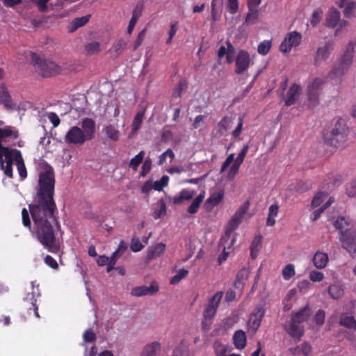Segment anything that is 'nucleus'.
Returning <instances> with one entry per match:
<instances>
[{
	"label": "nucleus",
	"instance_id": "1",
	"mask_svg": "<svg viewBox=\"0 0 356 356\" xmlns=\"http://www.w3.org/2000/svg\"><path fill=\"white\" fill-rule=\"evenodd\" d=\"M55 174L51 167L39 174L33 202L29 205L38 240L49 252L58 253L60 245L53 224H58L54 200Z\"/></svg>",
	"mask_w": 356,
	"mask_h": 356
},
{
	"label": "nucleus",
	"instance_id": "2",
	"mask_svg": "<svg viewBox=\"0 0 356 356\" xmlns=\"http://www.w3.org/2000/svg\"><path fill=\"white\" fill-rule=\"evenodd\" d=\"M347 127L345 122L339 119L334 124L326 127L323 131L324 142L330 146L339 147L345 140Z\"/></svg>",
	"mask_w": 356,
	"mask_h": 356
},
{
	"label": "nucleus",
	"instance_id": "3",
	"mask_svg": "<svg viewBox=\"0 0 356 356\" xmlns=\"http://www.w3.org/2000/svg\"><path fill=\"white\" fill-rule=\"evenodd\" d=\"M31 60L35 72L42 77L56 76L61 71V67L56 63L42 58L35 53L31 52Z\"/></svg>",
	"mask_w": 356,
	"mask_h": 356
},
{
	"label": "nucleus",
	"instance_id": "4",
	"mask_svg": "<svg viewBox=\"0 0 356 356\" xmlns=\"http://www.w3.org/2000/svg\"><path fill=\"white\" fill-rule=\"evenodd\" d=\"M355 52L354 44L350 42L344 54L334 63L328 76L334 79L343 76L348 70L353 63V54Z\"/></svg>",
	"mask_w": 356,
	"mask_h": 356
},
{
	"label": "nucleus",
	"instance_id": "5",
	"mask_svg": "<svg viewBox=\"0 0 356 356\" xmlns=\"http://www.w3.org/2000/svg\"><path fill=\"white\" fill-rule=\"evenodd\" d=\"M311 316V309L309 304L295 312L291 321V337L296 341H300L305 332L304 326L300 324L307 321Z\"/></svg>",
	"mask_w": 356,
	"mask_h": 356
},
{
	"label": "nucleus",
	"instance_id": "6",
	"mask_svg": "<svg viewBox=\"0 0 356 356\" xmlns=\"http://www.w3.org/2000/svg\"><path fill=\"white\" fill-rule=\"evenodd\" d=\"M250 207V201H245L237 209L235 213L229 220L224 236L221 237V243L229 241L233 232L236 229L242 221L245 213L247 212Z\"/></svg>",
	"mask_w": 356,
	"mask_h": 356
},
{
	"label": "nucleus",
	"instance_id": "7",
	"mask_svg": "<svg viewBox=\"0 0 356 356\" xmlns=\"http://www.w3.org/2000/svg\"><path fill=\"white\" fill-rule=\"evenodd\" d=\"M17 152H20L16 149H10L0 145V166L3 170L5 175L8 177H13V163H16Z\"/></svg>",
	"mask_w": 356,
	"mask_h": 356
},
{
	"label": "nucleus",
	"instance_id": "8",
	"mask_svg": "<svg viewBox=\"0 0 356 356\" xmlns=\"http://www.w3.org/2000/svg\"><path fill=\"white\" fill-rule=\"evenodd\" d=\"M222 296L223 292L218 291L209 300L208 303L205 306L203 312V325H205L207 322L209 324L211 323V320L216 316L217 309L221 302Z\"/></svg>",
	"mask_w": 356,
	"mask_h": 356
},
{
	"label": "nucleus",
	"instance_id": "9",
	"mask_svg": "<svg viewBox=\"0 0 356 356\" xmlns=\"http://www.w3.org/2000/svg\"><path fill=\"white\" fill-rule=\"evenodd\" d=\"M339 241L343 248L350 254H356V229H346L344 232L339 233Z\"/></svg>",
	"mask_w": 356,
	"mask_h": 356
},
{
	"label": "nucleus",
	"instance_id": "10",
	"mask_svg": "<svg viewBox=\"0 0 356 356\" xmlns=\"http://www.w3.org/2000/svg\"><path fill=\"white\" fill-rule=\"evenodd\" d=\"M265 312L266 311L264 307L257 306L250 314L248 322V330L251 333L255 334L257 332L261 325Z\"/></svg>",
	"mask_w": 356,
	"mask_h": 356
},
{
	"label": "nucleus",
	"instance_id": "11",
	"mask_svg": "<svg viewBox=\"0 0 356 356\" xmlns=\"http://www.w3.org/2000/svg\"><path fill=\"white\" fill-rule=\"evenodd\" d=\"M64 140L67 144L77 145H83L87 141L81 129L77 126H73L68 130Z\"/></svg>",
	"mask_w": 356,
	"mask_h": 356
},
{
	"label": "nucleus",
	"instance_id": "12",
	"mask_svg": "<svg viewBox=\"0 0 356 356\" xmlns=\"http://www.w3.org/2000/svg\"><path fill=\"white\" fill-rule=\"evenodd\" d=\"M35 284V281L31 282L33 290H34ZM40 296V294L39 291L36 292L35 291H33L31 293H28L26 297L24 298V307L27 309L28 313L31 314V311H33L34 313V316L36 318H40V315L38 313V307L37 305V298H35V296L38 297Z\"/></svg>",
	"mask_w": 356,
	"mask_h": 356
},
{
	"label": "nucleus",
	"instance_id": "13",
	"mask_svg": "<svg viewBox=\"0 0 356 356\" xmlns=\"http://www.w3.org/2000/svg\"><path fill=\"white\" fill-rule=\"evenodd\" d=\"M81 131L87 141L92 140L95 136L96 124L94 120L85 118L81 122Z\"/></svg>",
	"mask_w": 356,
	"mask_h": 356
},
{
	"label": "nucleus",
	"instance_id": "14",
	"mask_svg": "<svg viewBox=\"0 0 356 356\" xmlns=\"http://www.w3.org/2000/svg\"><path fill=\"white\" fill-rule=\"evenodd\" d=\"M248 149L249 145L248 144L244 145L238 156L234 161V163L231 166L227 175V178L229 180L234 179L236 175L238 173L240 165L243 163L244 159L248 153Z\"/></svg>",
	"mask_w": 356,
	"mask_h": 356
},
{
	"label": "nucleus",
	"instance_id": "15",
	"mask_svg": "<svg viewBox=\"0 0 356 356\" xmlns=\"http://www.w3.org/2000/svg\"><path fill=\"white\" fill-rule=\"evenodd\" d=\"M250 63V55L248 51L241 50L237 54L236 58V70L237 74L243 73L249 67Z\"/></svg>",
	"mask_w": 356,
	"mask_h": 356
},
{
	"label": "nucleus",
	"instance_id": "16",
	"mask_svg": "<svg viewBox=\"0 0 356 356\" xmlns=\"http://www.w3.org/2000/svg\"><path fill=\"white\" fill-rule=\"evenodd\" d=\"M333 45L334 42L327 41L323 47H319L317 49L314 58L316 64L319 61L325 60L328 58Z\"/></svg>",
	"mask_w": 356,
	"mask_h": 356
},
{
	"label": "nucleus",
	"instance_id": "17",
	"mask_svg": "<svg viewBox=\"0 0 356 356\" xmlns=\"http://www.w3.org/2000/svg\"><path fill=\"white\" fill-rule=\"evenodd\" d=\"M340 12L335 8L329 10L326 15L325 25L327 27L334 28L340 20Z\"/></svg>",
	"mask_w": 356,
	"mask_h": 356
},
{
	"label": "nucleus",
	"instance_id": "18",
	"mask_svg": "<svg viewBox=\"0 0 356 356\" xmlns=\"http://www.w3.org/2000/svg\"><path fill=\"white\" fill-rule=\"evenodd\" d=\"M233 343L236 348L242 350L246 346L247 338L245 332L241 330L236 331L233 335Z\"/></svg>",
	"mask_w": 356,
	"mask_h": 356
},
{
	"label": "nucleus",
	"instance_id": "19",
	"mask_svg": "<svg viewBox=\"0 0 356 356\" xmlns=\"http://www.w3.org/2000/svg\"><path fill=\"white\" fill-rule=\"evenodd\" d=\"M224 197V191L220 190L218 192L213 193L210 195L209 198L205 202L207 209H213L214 207L218 205L222 200Z\"/></svg>",
	"mask_w": 356,
	"mask_h": 356
},
{
	"label": "nucleus",
	"instance_id": "20",
	"mask_svg": "<svg viewBox=\"0 0 356 356\" xmlns=\"http://www.w3.org/2000/svg\"><path fill=\"white\" fill-rule=\"evenodd\" d=\"M0 104H3L6 108H13L12 97L4 85L0 86Z\"/></svg>",
	"mask_w": 356,
	"mask_h": 356
},
{
	"label": "nucleus",
	"instance_id": "21",
	"mask_svg": "<svg viewBox=\"0 0 356 356\" xmlns=\"http://www.w3.org/2000/svg\"><path fill=\"white\" fill-rule=\"evenodd\" d=\"M158 291L157 287L153 286H140L132 289L131 294L133 296L140 297L148 294H154Z\"/></svg>",
	"mask_w": 356,
	"mask_h": 356
},
{
	"label": "nucleus",
	"instance_id": "22",
	"mask_svg": "<svg viewBox=\"0 0 356 356\" xmlns=\"http://www.w3.org/2000/svg\"><path fill=\"white\" fill-rule=\"evenodd\" d=\"M223 7V0H212L211 3V19L213 22L220 19Z\"/></svg>",
	"mask_w": 356,
	"mask_h": 356
},
{
	"label": "nucleus",
	"instance_id": "23",
	"mask_svg": "<svg viewBox=\"0 0 356 356\" xmlns=\"http://www.w3.org/2000/svg\"><path fill=\"white\" fill-rule=\"evenodd\" d=\"M165 250V245L163 243L156 244L153 248H149L147 252V259L152 260L154 258L161 256Z\"/></svg>",
	"mask_w": 356,
	"mask_h": 356
},
{
	"label": "nucleus",
	"instance_id": "24",
	"mask_svg": "<svg viewBox=\"0 0 356 356\" xmlns=\"http://www.w3.org/2000/svg\"><path fill=\"white\" fill-rule=\"evenodd\" d=\"M311 352L312 346L308 342H304L301 345L296 346V347H291V353L293 355H303L304 356H309Z\"/></svg>",
	"mask_w": 356,
	"mask_h": 356
},
{
	"label": "nucleus",
	"instance_id": "25",
	"mask_svg": "<svg viewBox=\"0 0 356 356\" xmlns=\"http://www.w3.org/2000/svg\"><path fill=\"white\" fill-rule=\"evenodd\" d=\"M161 350V343L154 341L145 346L140 356H155Z\"/></svg>",
	"mask_w": 356,
	"mask_h": 356
},
{
	"label": "nucleus",
	"instance_id": "26",
	"mask_svg": "<svg viewBox=\"0 0 356 356\" xmlns=\"http://www.w3.org/2000/svg\"><path fill=\"white\" fill-rule=\"evenodd\" d=\"M249 271L247 268H241L236 274V279L234 283L236 289H242L245 285V281L248 279Z\"/></svg>",
	"mask_w": 356,
	"mask_h": 356
},
{
	"label": "nucleus",
	"instance_id": "27",
	"mask_svg": "<svg viewBox=\"0 0 356 356\" xmlns=\"http://www.w3.org/2000/svg\"><path fill=\"white\" fill-rule=\"evenodd\" d=\"M195 192L188 189H183L179 195L173 197V203L175 204H180L184 201L190 200L193 198Z\"/></svg>",
	"mask_w": 356,
	"mask_h": 356
},
{
	"label": "nucleus",
	"instance_id": "28",
	"mask_svg": "<svg viewBox=\"0 0 356 356\" xmlns=\"http://www.w3.org/2000/svg\"><path fill=\"white\" fill-rule=\"evenodd\" d=\"M328 259V255L326 253L317 252L314 256L313 262L317 268L322 269L327 266Z\"/></svg>",
	"mask_w": 356,
	"mask_h": 356
},
{
	"label": "nucleus",
	"instance_id": "29",
	"mask_svg": "<svg viewBox=\"0 0 356 356\" xmlns=\"http://www.w3.org/2000/svg\"><path fill=\"white\" fill-rule=\"evenodd\" d=\"M229 240H231V242L228 245H226V243H227L228 241L225 242L223 244H222L221 239L220 240V246L223 248V252L218 257V260L219 264H221L223 261L227 260V257L230 252V250H232V246L236 241V238L235 236H231Z\"/></svg>",
	"mask_w": 356,
	"mask_h": 356
},
{
	"label": "nucleus",
	"instance_id": "30",
	"mask_svg": "<svg viewBox=\"0 0 356 356\" xmlns=\"http://www.w3.org/2000/svg\"><path fill=\"white\" fill-rule=\"evenodd\" d=\"M12 137L16 139L19 137V133L17 130H13L11 126H7L4 129L0 128V145L7 138Z\"/></svg>",
	"mask_w": 356,
	"mask_h": 356
},
{
	"label": "nucleus",
	"instance_id": "31",
	"mask_svg": "<svg viewBox=\"0 0 356 356\" xmlns=\"http://www.w3.org/2000/svg\"><path fill=\"white\" fill-rule=\"evenodd\" d=\"M339 323L348 329H356V321L353 316L342 314L339 317Z\"/></svg>",
	"mask_w": 356,
	"mask_h": 356
},
{
	"label": "nucleus",
	"instance_id": "32",
	"mask_svg": "<svg viewBox=\"0 0 356 356\" xmlns=\"http://www.w3.org/2000/svg\"><path fill=\"white\" fill-rule=\"evenodd\" d=\"M259 17V12L258 9L248 8V13H247L245 19L244 24H255L258 20Z\"/></svg>",
	"mask_w": 356,
	"mask_h": 356
},
{
	"label": "nucleus",
	"instance_id": "33",
	"mask_svg": "<svg viewBox=\"0 0 356 356\" xmlns=\"http://www.w3.org/2000/svg\"><path fill=\"white\" fill-rule=\"evenodd\" d=\"M350 222L344 216L338 217L334 222V227L339 231V233L344 232L346 229H353L352 227H350Z\"/></svg>",
	"mask_w": 356,
	"mask_h": 356
},
{
	"label": "nucleus",
	"instance_id": "34",
	"mask_svg": "<svg viewBox=\"0 0 356 356\" xmlns=\"http://www.w3.org/2000/svg\"><path fill=\"white\" fill-rule=\"evenodd\" d=\"M279 207L277 204L270 206L268 209V215L266 220V225L272 227L275 224V217L277 216Z\"/></svg>",
	"mask_w": 356,
	"mask_h": 356
},
{
	"label": "nucleus",
	"instance_id": "35",
	"mask_svg": "<svg viewBox=\"0 0 356 356\" xmlns=\"http://www.w3.org/2000/svg\"><path fill=\"white\" fill-rule=\"evenodd\" d=\"M204 198V192L200 193L192 202L191 205L188 207L187 211L190 214H194L198 211L201 203Z\"/></svg>",
	"mask_w": 356,
	"mask_h": 356
},
{
	"label": "nucleus",
	"instance_id": "36",
	"mask_svg": "<svg viewBox=\"0 0 356 356\" xmlns=\"http://www.w3.org/2000/svg\"><path fill=\"white\" fill-rule=\"evenodd\" d=\"M15 165H17L19 176L22 179L26 178L27 177V172L21 152H17Z\"/></svg>",
	"mask_w": 356,
	"mask_h": 356
},
{
	"label": "nucleus",
	"instance_id": "37",
	"mask_svg": "<svg viewBox=\"0 0 356 356\" xmlns=\"http://www.w3.org/2000/svg\"><path fill=\"white\" fill-rule=\"evenodd\" d=\"M103 131L109 139L113 141H117L119 139L120 131L112 124L105 127Z\"/></svg>",
	"mask_w": 356,
	"mask_h": 356
},
{
	"label": "nucleus",
	"instance_id": "38",
	"mask_svg": "<svg viewBox=\"0 0 356 356\" xmlns=\"http://www.w3.org/2000/svg\"><path fill=\"white\" fill-rule=\"evenodd\" d=\"M213 350L215 356H227L229 348L227 346L216 341L213 343Z\"/></svg>",
	"mask_w": 356,
	"mask_h": 356
},
{
	"label": "nucleus",
	"instance_id": "39",
	"mask_svg": "<svg viewBox=\"0 0 356 356\" xmlns=\"http://www.w3.org/2000/svg\"><path fill=\"white\" fill-rule=\"evenodd\" d=\"M287 81L288 79H286L281 84L280 87L279 88L277 92L278 94L282 97L283 100L284 101V104L286 106H289V90L286 91L287 88Z\"/></svg>",
	"mask_w": 356,
	"mask_h": 356
},
{
	"label": "nucleus",
	"instance_id": "40",
	"mask_svg": "<svg viewBox=\"0 0 356 356\" xmlns=\"http://www.w3.org/2000/svg\"><path fill=\"white\" fill-rule=\"evenodd\" d=\"M145 115L144 111H139L135 115L134 120L132 122L131 128L133 132H136L141 126L143 122V120Z\"/></svg>",
	"mask_w": 356,
	"mask_h": 356
},
{
	"label": "nucleus",
	"instance_id": "41",
	"mask_svg": "<svg viewBox=\"0 0 356 356\" xmlns=\"http://www.w3.org/2000/svg\"><path fill=\"white\" fill-rule=\"evenodd\" d=\"M302 94V89L300 86L293 83L291 86V104H294L298 100Z\"/></svg>",
	"mask_w": 356,
	"mask_h": 356
},
{
	"label": "nucleus",
	"instance_id": "42",
	"mask_svg": "<svg viewBox=\"0 0 356 356\" xmlns=\"http://www.w3.org/2000/svg\"><path fill=\"white\" fill-rule=\"evenodd\" d=\"M328 292L333 299H339L343 295V291L341 287L337 284L330 285Z\"/></svg>",
	"mask_w": 356,
	"mask_h": 356
},
{
	"label": "nucleus",
	"instance_id": "43",
	"mask_svg": "<svg viewBox=\"0 0 356 356\" xmlns=\"http://www.w3.org/2000/svg\"><path fill=\"white\" fill-rule=\"evenodd\" d=\"M100 44L98 42H92L85 45V51L88 55H93L100 51Z\"/></svg>",
	"mask_w": 356,
	"mask_h": 356
},
{
	"label": "nucleus",
	"instance_id": "44",
	"mask_svg": "<svg viewBox=\"0 0 356 356\" xmlns=\"http://www.w3.org/2000/svg\"><path fill=\"white\" fill-rule=\"evenodd\" d=\"M145 152L140 151L137 155L132 158L130 161L129 166L134 170H136L139 165L143 162L144 159Z\"/></svg>",
	"mask_w": 356,
	"mask_h": 356
},
{
	"label": "nucleus",
	"instance_id": "45",
	"mask_svg": "<svg viewBox=\"0 0 356 356\" xmlns=\"http://www.w3.org/2000/svg\"><path fill=\"white\" fill-rule=\"evenodd\" d=\"M231 118L228 116H224L218 124V126L220 128L219 131L220 132V134H223L224 131L229 129L231 127Z\"/></svg>",
	"mask_w": 356,
	"mask_h": 356
},
{
	"label": "nucleus",
	"instance_id": "46",
	"mask_svg": "<svg viewBox=\"0 0 356 356\" xmlns=\"http://www.w3.org/2000/svg\"><path fill=\"white\" fill-rule=\"evenodd\" d=\"M90 15H86L81 17H77L72 22V31H75L79 27L84 26L90 19Z\"/></svg>",
	"mask_w": 356,
	"mask_h": 356
},
{
	"label": "nucleus",
	"instance_id": "47",
	"mask_svg": "<svg viewBox=\"0 0 356 356\" xmlns=\"http://www.w3.org/2000/svg\"><path fill=\"white\" fill-rule=\"evenodd\" d=\"M272 47L270 40H266L260 42L258 45L257 51L261 55H266Z\"/></svg>",
	"mask_w": 356,
	"mask_h": 356
},
{
	"label": "nucleus",
	"instance_id": "48",
	"mask_svg": "<svg viewBox=\"0 0 356 356\" xmlns=\"http://www.w3.org/2000/svg\"><path fill=\"white\" fill-rule=\"evenodd\" d=\"M327 196L328 193L326 192H318L312 200V207L313 208L318 207Z\"/></svg>",
	"mask_w": 356,
	"mask_h": 356
},
{
	"label": "nucleus",
	"instance_id": "49",
	"mask_svg": "<svg viewBox=\"0 0 356 356\" xmlns=\"http://www.w3.org/2000/svg\"><path fill=\"white\" fill-rule=\"evenodd\" d=\"M188 274V270L181 268L179 269L177 273L171 277L170 283L171 284H177L179 283L183 278L187 276Z\"/></svg>",
	"mask_w": 356,
	"mask_h": 356
},
{
	"label": "nucleus",
	"instance_id": "50",
	"mask_svg": "<svg viewBox=\"0 0 356 356\" xmlns=\"http://www.w3.org/2000/svg\"><path fill=\"white\" fill-rule=\"evenodd\" d=\"M302 35L298 31L291 32V48L298 47L302 42Z\"/></svg>",
	"mask_w": 356,
	"mask_h": 356
},
{
	"label": "nucleus",
	"instance_id": "51",
	"mask_svg": "<svg viewBox=\"0 0 356 356\" xmlns=\"http://www.w3.org/2000/svg\"><path fill=\"white\" fill-rule=\"evenodd\" d=\"M169 177L167 175H163L160 180L154 181L153 188L155 191H161L163 188L168 184Z\"/></svg>",
	"mask_w": 356,
	"mask_h": 356
},
{
	"label": "nucleus",
	"instance_id": "52",
	"mask_svg": "<svg viewBox=\"0 0 356 356\" xmlns=\"http://www.w3.org/2000/svg\"><path fill=\"white\" fill-rule=\"evenodd\" d=\"M238 0H227L226 9L231 15H235L238 11Z\"/></svg>",
	"mask_w": 356,
	"mask_h": 356
},
{
	"label": "nucleus",
	"instance_id": "53",
	"mask_svg": "<svg viewBox=\"0 0 356 356\" xmlns=\"http://www.w3.org/2000/svg\"><path fill=\"white\" fill-rule=\"evenodd\" d=\"M127 246L124 241H121L118 249L113 253L111 257L114 258L115 260L119 259V257L127 250Z\"/></svg>",
	"mask_w": 356,
	"mask_h": 356
},
{
	"label": "nucleus",
	"instance_id": "54",
	"mask_svg": "<svg viewBox=\"0 0 356 356\" xmlns=\"http://www.w3.org/2000/svg\"><path fill=\"white\" fill-rule=\"evenodd\" d=\"M22 218L23 225L29 229H31V221L29 216V211L26 208H23L22 210Z\"/></svg>",
	"mask_w": 356,
	"mask_h": 356
},
{
	"label": "nucleus",
	"instance_id": "55",
	"mask_svg": "<svg viewBox=\"0 0 356 356\" xmlns=\"http://www.w3.org/2000/svg\"><path fill=\"white\" fill-rule=\"evenodd\" d=\"M322 15L323 10L320 8H318L313 12L310 21L313 26H316L321 22Z\"/></svg>",
	"mask_w": 356,
	"mask_h": 356
},
{
	"label": "nucleus",
	"instance_id": "56",
	"mask_svg": "<svg viewBox=\"0 0 356 356\" xmlns=\"http://www.w3.org/2000/svg\"><path fill=\"white\" fill-rule=\"evenodd\" d=\"M147 30L146 29H143L142 31L139 32V33L137 35V38L134 43L133 50H136L139 46L142 44V42L144 40V38L146 35Z\"/></svg>",
	"mask_w": 356,
	"mask_h": 356
},
{
	"label": "nucleus",
	"instance_id": "57",
	"mask_svg": "<svg viewBox=\"0 0 356 356\" xmlns=\"http://www.w3.org/2000/svg\"><path fill=\"white\" fill-rule=\"evenodd\" d=\"M325 318V312L319 309L314 316V321L319 326L323 325Z\"/></svg>",
	"mask_w": 356,
	"mask_h": 356
},
{
	"label": "nucleus",
	"instance_id": "58",
	"mask_svg": "<svg viewBox=\"0 0 356 356\" xmlns=\"http://www.w3.org/2000/svg\"><path fill=\"white\" fill-rule=\"evenodd\" d=\"M167 156H169L172 159L175 158V154L171 149H168L165 152L159 156L158 165H163L165 162Z\"/></svg>",
	"mask_w": 356,
	"mask_h": 356
},
{
	"label": "nucleus",
	"instance_id": "59",
	"mask_svg": "<svg viewBox=\"0 0 356 356\" xmlns=\"http://www.w3.org/2000/svg\"><path fill=\"white\" fill-rule=\"evenodd\" d=\"M143 8V3L138 2L133 10L131 18L138 20L140 17L142 15Z\"/></svg>",
	"mask_w": 356,
	"mask_h": 356
},
{
	"label": "nucleus",
	"instance_id": "60",
	"mask_svg": "<svg viewBox=\"0 0 356 356\" xmlns=\"http://www.w3.org/2000/svg\"><path fill=\"white\" fill-rule=\"evenodd\" d=\"M243 120L242 117H240L238 118V122L236 127L234 129V131L232 133L234 138L236 139L240 136V135L242 132V130H243Z\"/></svg>",
	"mask_w": 356,
	"mask_h": 356
},
{
	"label": "nucleus",
	"instance_id": "61",
	"mask_svg": "<svg viewBox=\"0 0 356 356\" xmlns=\"http://www.w3.org/2000/svg\"><path fill=\"white\" fill-rule=\"evenodd\" d=\"M152 168V161L149 158L145 159L143 163L140 175L145 176L150 170Z\"/></svg>",
	"mask_w": 356,
	"mask_h": 356
},
{
	"label": "nucleus",
	"instance_id": "62",
	"mask_svg": "<svg viewBox=\"0 0 356 356\" xmlns=\"http://www.w3.org/2000/svg\"><path fill=\"white\" fill-rule=\"evenodd\" d=\"M83 338L85 342L92 343L96 340V335L91 330H87L84 332Z\"/></svg>",
	"mask_w": 356,
	"mask_h": 356
},
{
	"label": "nucleus",
	"instance_id": "63",
	"mask_svg": "<svg viewBox=\"0 0 356 356\" xmlns=\"http://www.w3.org/2000/svg\"><path fill=\"white\" fill-rule=\"evenodd\" d=\"M323 81L318 78L315 79L312 83L310 84V86L308 88V91H312V92H318V90L323 85Z\"/></svg>",
	"mask_w": 356,
	"mask_h": 356
},
{
	"label": "nucleus",
	"instance_id": "64",
	"mask_svg": "<svg viewBox=\"0 0 356 356\" xmlns=\"http://www.w3.org/2000/svg\"><path fill=\"white\" fill-rule=\"evenodd\" d=\"M346 193L350 197L356 195V181H351L347 184Z\"/></svg>",
	"mask_w": 356,
	"mask_h": 356
}]
</instances>
